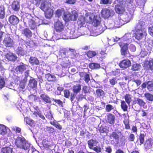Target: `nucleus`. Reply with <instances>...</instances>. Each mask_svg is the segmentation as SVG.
<instances>
[{
  "mask_svg": "<svg viewBox=\"0 0 153 153\" xmlns=\"http://www.w3.org/2000/svg\"><path fill=\"white\" fill-rule=\"evenodd\" d=\"M14 143L16 146L18 148L28 150L29 152L31 150V152L33 151L34 149L32 147H30V144L28 143L24 137L18 136L15 139Z\"/></svg>",
  "mask_w": 153,
  "mask_h": 153,
  "instance_id": "obj_1",
  "label": "nucleus"
},
{
  "mask_svg": "<svg viewBox=\"0 0 153 153\" xmlns=\"http://www.w3.org/2000/svg\"><path fill=\"white\" fill-rule=\"evenodd\" d=\"M131 39V37L130 34H125L122 38V40L118 43L119 45L121 48V54L125 57H129L130 56V55L128 51V44L123 42L127 41Z\"/></svg>",
  "mask_w": 153,
  "mask_h": 153,
  "instance_id": "obj_2",
  "label": "nucleus"
},
{
  "mask_svg": "<svg viewBox=\"0 0 153 153\" xmlns=\"http://www.w3.org/2000/svg\"><path fill=\"white\" fill-rule=\"evenodd\" d=\"M126 6L125 5V3L122 2L121 3L115 5L114 10L117 13L119 14H122L126 11Z\"/></svg>",
  "mask_w": 153,
  "mask_h": 153,
  "instance_id": "obj_3",
  "label": "nucleus"
},
{
  "mask_svg": "<svg viewBox=\"0 0 153 153\" xmlns=\"http://www.w3.org/2000/svg\"><path fill=\"white\" fill-rule=\"evenodd\" d=\"M53 27L56 32L60 33L64 30L65 26L62 21L58 20L54 23Z\"/></svg>",
  "mask_w": 153,
  "mask_h": 153,
  "instance_id": "obj_4",
  "label": "nucleus"
},
{
  "mask_svg": "<svg viewBox=\"0 0 153 153\" xmlns=\"http://www.w3.org/2000/svg\"><path fill=\"white\" fill-rule=\"evenodd\" d=\"M89 19L91 24L95 27H97L100 24L101 19L99 16H94L93 19L91 16H89Z\"/></svg>",
  "mask_w": 153,
  "mask_h": 153,
  "instance_id": "obj_5",
  "label": "nucleus"
},
{
  "mask_svg": "<svg viewBox=\"0 0 153 153\" xmlns=\"http://www.w3.org/2000/svg\"><path fill=\"white\" fill-rule=\"evenodd\" d=\"M3 43L6 47H12L14 45L13 40L10 36H5L3 40Z\"/></svg>",
  "mask_w": 153,
  "mask_h": 153,
  "instance_id": "obj_6",
  "label": "nucleus"
},
{
  "mask_svg": "<svg viewBox=\"0 0 153 153\" xmlns=\"http://www.w3.org/2000/svg\"><path fill=\"white\" fill-rule=\"evenodd\" d=\"M131 65V61L127 59H125L120 62L119 66L122 68H126Z\"/></svg>",
  "mask_w": 153,
  "mask_h": 153,
  "instance_id": "obj_7",
  "label": "nucleus"
},
{
  "mask_svg": "<svg viewBox=\"0 0 153 153\" xmlns=\"http://www.w3.org/2000/svg\"><path fill=\"white\" fill-rule=\"evenodd\" d=\"M27 67V65L22 62L16 67L15 70L17 72L22 74L24 71L26 70Z\"/></svg>",
  "mask_w": 153,
  "mask_h": 153,
  "instance_id": "obj_8",
  "label": "nucleus"
},
{
  "mask_svg": "<svg viewBox=\"0 0 153 153\" xmlns=\"http://www.w3.org/2000/svg\"><path fill=\"white\" fill-rule=\"evenodd\" d=\"M19 18L13 15L10 16L8 18V21L10 23L13 25H17L19 23Z\"/></svg>",
  "mask_w": 153,
  "mask_h": 153,
  "instance_id": "obj_9",
  "label": "nucleus"
},
{
  "mask_svg": "<svg viewBox=\"0 0 153 153\" xmlns=\"http://www.w3.org/2000/svg\"><path fill=\"white\" fill-rule=\"evenodd\" d=\"M79 75L81 77H83V79L86 83H88L90 80L89 74L85 72H80Z\"/></svg>",
  "mask_w": 153,
  "mask_h": 153,
  "instance_id": "obj_10",
  "label": "nucleus"
},
{
  "mask_svg": "<svg viewBox=\"0 0 153 153\" xmlns=\"http://www.w3.org/2000/svg\"><path fill=\"white\" fill-rule=\"evenodd\" d=\"M101 13L104 19H107L111 16V12L109 9L104 8L102 10Z\"/></svg>",
  "mask_w": 153,
  "mask_h": 153,
  "instance_id": "obj_11",
  "label": "nucleus"
},
{
  "mask_svg": "<svg viewBox=\"0 0 153 153\" xmlns=\"http://www.w3.org/2000/svg\"><path fill=\"white\" fill-rule=\"evenodd\" d=\"M44 11L45 17L47 18H51L53 14V9L49 7L46 8Z\"/></svg>",
  "mask_w": 153,
  "mask_h": 153,
  "instance_id": "obj_12",
  "label": "nucleus"
},
{
  "mask_svg": "<svg viewBox=\"0 0 153 153\" xmlns=\"http://www.w3.org/2000/svg\"><path fill=\"white\" fill-rule=\"evenodd\" d=\"M153 144V139L151 138H148L146 140L144 144V146L145 149L148 150L152 148Z\"/></svg>",
  "mask_w": 153,
  "mask_h": 153,
  "instance_id": "obj_13",
  "label": "nucleus"
},
{
  "mask_svg": "<svg viewBox=\"0 0 153 153\" xmlns=\"http://www.w3.org/2000/svg\"><path fill=\"white\" fill-rule=\"evenodd\" d=\"M11 7L13 11H18L20 8L19 2L17 0L13 1Z\"/></svg>",
  "mask_w": 153,
  "mask_h": 153,
  "instance_id": "obj_14",
  "label": "nucleus"
},
{
  "mask_svg": "<svg viewBox=\"0 0 153 153\" xmlns=\"http://www.w3.org/2000/svg\"><path fill=\"white\" fill-rule=\"evenodd\" d=\"M22 34L28 38H30L32 35V31L28 28L23 29L22 30Z\"/></svg>",
  "mask_w": 153,
  "mask_h": 153,
  "instance_id": "obj_15",
  "label": "nucleus"
},
{
  "mask_svg": "<svg viewBox=\"0 0 153 153\" xmlns=\"http://www.w3.org/2000/svg\"><path fill=\"white\" fill-rule=\"evenodd\" d=\"M5 56L6 58L8 60L13 62L15 61L17 58V56L12 53H7Z\"/></svg>",
  "mask_w": 153,
  "mask_h": 153,
  "instance_id": "obj_16",
  "label": "nucleus"
},
{
  "mask_svg": "<svg viewBox=\"0 0 153 153\" xmlns=\"http://www.w3.org/2000/svg\"><path fill=\"white\" fill-rule=\"evenodd\" d=\"M145 23L142 21H139L136 25L135 27V30H142L144 28Z\"/></svg>",
  "mask_w": 153,
  "mask_h": 153,
  "instance_id": "obj_17",
  "label": "nucleus"
},
{
  "mask_svg": "<svg viewBox=\"0 0 153 153\" xmlns=\"http://www.w3.org/2000/svg\"><path fill=\"white\" fill-rule=\"evenodd\" d=\"M40 97L42 100L46 103H51V101L50 97L47 94H42L40 95Z\"/></svg>",
  "mask_w": 153,
  "mask_h": 153,
  "instance_id": "obj_18",
  "label": "nucleus"
},
{
  "mask_svg": "<svg viewBox=\"0 0 153 153\" xmlns=\"http://www.w3.org/2000/svg\"><path fill=\"white\" fill-rule=\"evenodd\" d=\"M78 14L77 12L75 10H73L71 11V13H70V21H75L77 20L78 17Z\"/></svg>",
  "mask_w": 153,
  "mask_h": 153,
  "instance_id": "obj_19",
  "label": "nucleus"
},
{
  "mask_svg": "<svg viewBox=\"0 0 153 153\" xmlns=\"http://www.w3.org/2000/svg\"><path fill=\"white\" fill-rule=\"evenodd\" d=\"M114 23L116 27H120L125 23L123 20L122 19L118 17L114 20Z\"/></svg>",
  "mask_w": 153,
  "mask_h": 153,
  "instance_id": "obj_20",
  "label": "nucleus"
},
{
  "mask_svg": "<svg viewBox=\"0 0 153 153\" xmlns=\"http://www.w3.org/2000/svg\"><path fill=\"white\" fill-rule=\"evenodd\" d=\"M136 31L134 34V36L138 40H140L143 37V30H135Z\"/></svg>",
  "mask_w": 153,
  "mask_h": 153,
  "instance_id": "obj_21",
  "label": "nucleus"
},
{
  "mask_svg": "<svg viewBox=\"0 0 153 153\" xmlns=\"http://www.w3.org/2000/svg\"><path fill=\"white\" fill-rule=\"evenodd\" d=\"M85 18L83 16H80L79 18L77 21V24L80 27L83 26L85 22Z\"/></svg>",
  "mask_w": 153,
  "mask_h": 153,
  "instance_id": "obj_22",
  "label": "nucleus"
},
{
  "mask_svg": "<svg viewBox=\"0 0 153 153\" xmlns=\"http://www.w3.org/2000/svg\"><path fill=\"white\" fill-rule=\"evenodd\" d=\"M29 61L30 63L33 65H37L40 64L39 61L38 59L34 56L30 57Z\"/></svg>",
  "mask_w": 153,
  "mask_h": 153,
  "instance_id": "obj_23",
  "label": "nucleus"
},
{
  "mask_svg": "<svg viewBox=\"0 0 153 153\" xmlns=\"http://www.w3.org/2000/svg\"><path fill=\"white\" fill-rule=\"evenodd\" d=\"M96 95L97 98H103L105 95V93L102 89H98L96 91Z\"/></svg>",
  "mask_w": 153,
  "mask_h": 153,
  "instance_id": "obj_24",
  "label": "nucleus"
},
{
  "mask_svg": "<svg viewBox=\"0 0 153 153\" xmlns=\"http://www.w3.org/2000/svg\"><path fill=\"white\" fill-rule=\"evenodd\" d=\"M98 142L96 140L91 139L88 141V144L89 148L91 149H92L94 146H96Z\"/></svg>",
  "mask_w": 153,
  "mask_h": 153,
  "instance_id": "obj_25",
  "label": "nucleus"
},
{
  "mask_svg": "<svg viewBox=\"0 0 153 153\" xmlns=\"http://www.w3.org/2000/svg\"><path fill=\"white\" fill-rule=\"evenodd\" d=\"M146 67H147L148 70H150L153 72V59H150L146 62Z\"/></svg>",
  "mask_w": 153,
  "mask_h": 153,
  "instance_id": "obj_26",
  "label": "nucleus"
},
{
  "mask_svg": "<svg viewBox=\"0 0 153 153\" xmlns=\"http://www.w3.org/2000/svg\"><path fill=\"white\" fill-rule=\"evenodd\" d=\"M107 120L108 122L111 124H113L115 122V117L114 115L109 113L107 115Z\"/></svg>",
  "mask_w": 153,
  "mask_h": 153,
  "instance_id": "obj_27",
  "label": "nucleus"
},
{
  "mask_svg": "<svg viewBox=\"0 0 153 153\" xmlns=\"http://www.w3.org/2000/svg\"><path fill=\"white\" fill-rule=\"evenodd\" d=\"M37 82L36 80L34 79H30L29 81L28 86L31 88H34L37 86Z\"/></svg>",
  "mask_w": 153,
  "mask_h": 153,
  "instance_id": "obj_28",
  "label": "nucleus"
},
{
  "mask_svg": "<svg viewBox=\"0 0 153 153\" xmlns=\"http://www.w3.org/2000/svg\"><path fill=\"white\" fill-rule=\"evenodd\" d=\"M88 66L89 68L92 70L99 69L100 67V65L99 64L94 62L90 63Z\"/></svg>",
  "mask_w": 153,
  "mask_h": 153,
  "instance_id": "obj_29",
  "label": "nucleus"
},
{
  "mask_svg": "<svg viewBox=\"0 0 153 153\" xmlns=\"http://www.w3.org/2000/svg\"><path fill=\"white\" fill-rule=\"evenodd\" d=\"M81 89V85L79 84H76L73 87L72 91L75 93H79Z\"/></svg>",
  "mask_w": 153,
  "mask_h": 153,
  "instance_id": "obj_30",
  "label": "nucleus"
},
{
  "mask_svg": "<svg viewBox=\"0 0 153 153\" xmlns=\"http://www.w3.org/2000/svg\"><path fill=\"white\" fill-rule=\"evenodd\" d=\"M1 152L2 153H12L13 148L9 146L2 147L1 149Z\"/></svg>",
  "mask_w": 153,
  "mask_h": 153,
  "instance_id": "obj_31",
  "label": "nucleus"
},
{
  "mask_svg": "<svg viewBox=\"0 0 153 153\" xmlns=\"http://www.w3.org/2000/svg\"><path fill=\"white\" fill-rule=\"evenodd\" d=\"M133 18L132 15L130 13H127L125 15L123 20L125 23L130 21Z\"/></svg>",
  "mask_w": 153,
  "mask_h": 153,
  "instance_id": "obj_32",
  "label": "nucleus"
},
{
  "mask_svg": "<svg viewBox=\"0 0 153 153\" xmlns=\"http://www.w3.org/2000/svg\"><path fill=\"white\" fill-rule=\"evenodd\" d=\"M97 53V52L95 51L89 50L87 51L85 54L88 58H92L96 56Z\"/></svg>",
  "mask_w": 153,
  "mask_h": 153,
  "instance_id": "obj_33",
  "label": "nucleus"
},
{
  "mask_svg": "<svg viewBox=\"0 0 153 153\" xmlns=\"http://www.w3.org/2000/svg\"><path fill=\"white\" fill-rule=\"evenodd\" d=\"M28 24L31 29L33 30L36 27V24L33 19H30L28 21Z\"/></svg>",
  "mask_w": 153,
  "mask_h": 153,
  "instance_id": "obj_34",
  "label": "nucleus"
},
{
  "mask_svg": "<svg viewBox=\"0 0 153 153\" xmlns=\"http://www.w3.org/2000/svg\"><path fill=\"white\" fill-rule=\"evenodd\" d=\"M119 133H120V132L113 131L111 134L110 136L111 138L115 140H119L120 139V136L119 135Z\"/></svg>",
  "mask_w": 153,
  "mask_h": 153,
  "instance_id": "obj_35",
  "label": "nucleus"
},
{
  "mask_svg": "<svg viewBox=\"0 0 153 153\" xmlns=\"http://www.w3.org/2000/svg\"><path fill=\"white\" fill-rule=\"evenodd\" d=\"M147 88L149 91H153V80L147 82Z\"/></svg>",
  "mask_w": 153,
  "mask_h": 153,
  "instance_id": "obj_36",
  "label": "nucleus"
},
{
  "mask_svg": "<svg viewBox=\"0 0 153 153\" xmlns=\"http://www.w3.org/2000/svg\"><path fill=\"white\" fill-rule=\"evenodd\" d=\"M121 107L124 111H128V106L126 102L124 100L121 101Z\"/></svg>",
  "mask_w": 153,
  "mask_h": 153,
  "instance_id": "obj_37",
  "label": "nucleus"
},
{
  "mask_svg": "<svg viewBox=\"0 0 153 153\" xmlns=\"http://www.w3.org/2000/svg\"><path fill=\"white\" fill-rule=\"evenodd\" d=\"M24 121L27 124H28L30 126H32L34 125V121L28 117L25 118Z\"/></svg>",
  "mask_w": 153,
  "mask_h": 153,
  "instance_id": "obj_38",
  "label": "nucleus"
},
{
  "mask_svg": "<svg viewBox=\"0 0 153 153\" xmlns=\"http://www.w3.org/2000/svg\"><path fill=\"white\" fill-rule=\"evenodd\" d=\"M17 53L19 56H24L25 54V51L23 48L21 47H18Z\"/></svg>",
  "mask_w": 153,
  "mask_h": 153,
  "instance_id": "obj_39",
  "label": "nucleus"
},
{
  "mask_svg": "<svg viewBox=\"0 0 153 153\" xmlns=\"http://www.w3.org/2000/svg\"><path fill=\"white\" fill-rule=\"evenodd\" d=\"M33 114L37 117V115L41 118L43 120L45 119V118L44 116L42 114L40 110H38L36 111H34L33 113Z\"/></svg>",
  "mask_w": 153,
  "mask_h": 153,
  "instance_id": "obj_40",
  "label": "nucleus"
},
{
  "mask_svg": "<svg viewBox=\"0 0 153 153\" xmlns=\"http://www.w3.org/2000/svg\"><path fill=\"white\" fill-rule=\"evenodd\" d=\"M64 11L63 9H58L55 12L54 14L56 17L59 18L60 17L62 14L63 12Z\"/></svg>",
  "mask_w": 153,
  "mask_h": 153,
  "instance_id": "obj_41",
  "label": "nucleus"
},
{
  "mask_svg": "<svg viewBox=\"0 0 153 153\" xmlns=\"http://www.w3.org/2000/svg\"><path fill=\"white\" fill-rule=\"evenodd\" d=\"M70 13L65 12H64L63 19L65 22H68L70 21Z\"/></svg>",
  "mask_w": 153,
  "mask_h": 153,
  "instance_id": "obj_42",
  "label": "nucleus"
},
{
  "mask_svg": "<svg viewBox=\"0 0 153 153\" xmlns=\"http://www.w3.org/2000/svg\"><path fill=\"white\" fill-rule=\"evenodd\" d=\"M125 102L129 105L131 101V95L128 94H126L124 97Z\"/></svg>",
  "mask_w": 153,
  "mask_h": 153,
  "instance_id": "obj_43",
  "label": "nucleus"
},
{
  "mask_svg": "<svg viewBox=\"0 0 153 153\" xmlns=\"http://www.w3.org/2000/svg\"><path fill=\"white\" fill-rule=\"evenodd\" d=\"M70 63L68 60H63L61 63V65L62 67L65 68H69L70 65Z\"/></svg>",
  "mask_w": 153,
  "mask_h": 153,
  "instance_id": "obj_44",
  "label": "nucleus"
},
{
  "mask_svg": "<svg viewBox=\"0 0 153 153\" xmlns=\"http://www.w3.org/2000/svg\"><path fill=\"white\" fill-rule=\"evenodd\" d=\"M144 96L147 100L150 101H153V95L149 93H145Z\"/></svg>",
  "mask_w": 153,
  "mask_h": 153,
  "instance_id": "obj_45",
  "label": "nucleus"
},
{
  "mask_svg": "<svg viewBox=\"0 0 153 153\" xmlns=\"http://www.w3.org/2000/svg\"><path fill=\"white\" fill-rule=\"evenodd\" d=\"M7 133V129L5 126L3 125H0V134L4 135Z\"/></svg>",
  "mask_w": 153,
  "mask_h": 153,
  "instance_id": "obj_46",
  "label": "nucleus"
},
{
  "mask_svg": "<svg viewBox=\"0 0 153 153\" xmlns=\"http://www.w3.org/2000/svg\"><path fill=\"white\" fill-rule=\"evenodd\" d=\"M145 135L143 133H140L139 137V139L140 142V144L141 145L143 144L145 140Z\"/></svg>",
  "mask_w": 153,
  "mask_h": 153,
  "instance_id": "obj_47",
  "label": "nucleus"
},
{
  "mask_svg": "<svg viewBox=\"0 0 153 153\" xmlns=\"http://www.w3.org/2000/svg\"><path fill=\"white\" fill-rule=\"evenodd\" d=\"M50 123L53 126L59 130H61L62 128V126L57 122L56 123L55 122L53 121L50 122Z\"/></svg>",
  "mask_w": 153,
  "mask_h": 153,
  "instance_id": "obj_48",
  "label": "nucleus"
},
{
  "mask_svg": "<svg viewBox=\"0 0 153 153\" xmlns=\"http://www.w3.org/2000/svg\"><path fill=\"white\" fill-rule=\"evenodd\" d=\"M140 65L139 64H133L132 65L131 69L133 71H138L140 69Z\"/></svg>",
  "mask_w": 153,
  "mask_h": 153,
  "instance_id": "obj_49",
  "label": "nucleus"
},
{
  "mask_svg": "<svg viewBox=\"0 0 153 153\" xmlns=\"http://www.w3.org/2000/svg\"><path fill=\"white\" fill-rule=\"evenodd\" d=\"M137 103L140 106H144L146 104L145 102L142 99L139 98H137Z\"/></svg>",
  "mask_w": 153,
  "mask_h": 153,
  "instance_id": "obj_50",
  "label": "nucleus"
},
{
  "mask_svg": "<svg viewBox=\"0 0 153 153\" xmlns=\"http://www.w3.org/2000/svg\"><path fill=\"white\" fill-rule=\"evenodd\" d=\"M29 100L32 101H36L39 99V97L36 95L31 94L28 97Z\"/></svg>",
  "mask_w": 153,
  "mask_h": 153,
  "instance_id": "obj_51",
  "label": "nucleus"
},
{
  "mask_svg": "<svg viewBox=\"0 0 153 153\" xmlns=\"http://www.w3.org/2000/svg\"><path fill=\"white\" fill-rule=\"evenodd\" d=\"M39 4L40 5V8L43 11H44L46 9L45 4L43 0H40L39 3Z\"/></svg>",
  "mask_w": 153,
  "mask_h": 153,
  "instance_id": "obj_52",
  "label": "nucleus"
},
{
  "mask_svg": "<svg viewBox=\"0 0 153 153\" xmlns=\"http://www.w3.org/2000/svg\"><path fill=\"white\" fill-rule=\"evenodd\" d=\"M45 78L48 81H53L55 77L54 76L51 75L50 74H48L45 75Z\"/></svg>",
  "mask_w": 153,
  "mask_h": 153,
  "instance_id": "obj_53",
  "label": "nucleus"
},
{
  "mask_svg": "<svg viewBox=\"0 0 153 153\" xmlns=\"http://www.w3.org/2000/svg\"><path fill=\"white\" fill-rule=\"evenodd\" d=\"M123 123L125 126V128L127 129H130V126L129 125V122L128 120L125 119L123 121Z\"/></svg>",
  "mask_w": 153,
  "mask_h": 153,
  "instance_id": "obj_54",
  "label": "nucleus"
},
{
  "mask_svg": "<svg viewBox=\"0 0 153 153\" xmlns=\"http://www.w3.org/2000/svg\"><path fill=\"white\" fill-rule=\"evenodd\" d=\"M99 27L96 29L97 32L99 34H100L104 32L105 30V28L102 25H99Z\"/></svg>",
  "mask_w": 153,
  "mask_h": 153,
  "instance_id": "obj_55",
  "label": "nucleus"
},
{
  "mask_svg": "<svg viewBox=\"0 0 153 153\" xmlns=\"http://www.w3.org/2000/svg\"><path fill=\"white\" fill-rule=\"evenodd\" d=\"M134 0H123L122 1L123 3H125L126 7H128V6L129 4H131L133 3Z\"/></svg>",
  "mask_w": 153,
  "mask_h": 153,
  "instance_id": "obj_56",
  "label": "nucleus"
},
{
  "mask_svg": "<svg viewBox=\"0 0 153 153\" xmlns=\"http://www.w3.org/2000/svg\"><path fill=\"white\" fill-rule=\"evenodd\" d=\"M109 82L110 84L112 86L115 85L117 83V81L115 77H113L110 79L109 80Z\"/></svg>",
  "mask_w": 153,
  "mask_h": 153,
  "instance_id": "obj_57",
  "label": "nucleus"
},
{
  "mask_svg": "<svg viewBox=\"0 0 153 153\" xmlns=\"http://www.w3.org/2000/svg\"><path fill=\"white\" fill-rule=\"evenodd\" d=\"M112 1L111 0H100V3L103 4H111Z\"/></svg>",
  "mask_w": 153,
  "mask_h": 153,
  "instance_id": "obj_58",
  "label": "nucleus"
},
{
  "mask_svg": "<svg viewBox=\"0 0 153 153\" xmlns=\"http://www.w3.org/2000/svg\"><path fill=\"white\" fill-rule=\"evenodd\" d=\"M135 137L134 134L131 133L128 137V140L129 141L133 142L134 141Z\"/></svg>",
  "mask_w": 153,
  "mask_h": 153,
  "instance_id": "obj_59",
  "label": "nucleus"
},
{
  "mask_svg": "<svg viewBox=\"0 0 153 153\" xmlns=\"http://www.w3.org/2000/svg\"><path fill=\"white\" fill-rule=\"evenodd\" d=\"M92 149L97 153H99L102 151V149L100 146H96L94 147Z\"/></svg>",
  "mask_w": 153,
  "mask_h": 153,
  "instance_id": "obj_60",
  "label": "nucleus"
},
{
  "mask_svg": "<svg viewBox=\"0 0 153 153\" xmlns=\"http://www.w3.org/2000/svg\"><path fill=\"white\" fill-rule=\"evenodd\" d=\"M46 117L47 118L50 120H52L53 118V114H52L51 111H48L47 112V114L46 115Z\"/></svg>",
  "mask_w": 153,
  "mask_h": 153,
  "instance_id": "obj_61",
  "label": "nucleus"
},
{
  "mask_svg": "<svg viewBox=\"0 0 153 153\" xmlns=\"http://www.w3.org/2000/svg\"><path fill=\"white\" fill-rule=\"evenodd\" d=\"M4 79L0 76V88H2L5 85Z\"/></svg>",
  "mask_w": 153,
  "mask_h": 153,
  "instance_id": "obj_62",
  "label": "nucleus"
},
{
  "mask_svg": "<svg viewBox=\"0 0 153 153\" xmlns=\"http://www.w3.org/2000/svg\"><path fill=\"white\" fill-rule=\"evenodd\" d=\"M13 129L16 133L21 134V129L20 128L18 127H15L13 128Z\"/></svg>",
  "mask_w": 153,
  "mask_h": 153,
  "instance_id": "obj_63",
  "label": "nucleus"
},
{
  "mask_svg": "<svg viewBox=\"0 0 153 153\" xmlns=\"http://www.w3.org/2000/svg\"><path fill=\"white\" fill-rule=\"evenodd\" d=\"M148 32L149 34L152 36H153V26L149 27Z\"/></svg>",
  "mask_w": 153,
  "mask_h": 153,
  "instance_id": "obj_64",
  "label": "nucleus"
}]
</instances>
